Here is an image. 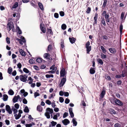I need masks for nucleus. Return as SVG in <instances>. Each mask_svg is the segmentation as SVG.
Listing matches in <instances>:
<instances>
[{
  "label": "nucleus",
  "instance_id": "a211bd4d",
  "mask_svg": "<svg viewBox=\"0 0 127 127\" xmlns=\"http://www.w3.org/2000/svg\"><path fill=\"white\" fill-rule=\"evenodd\" d=\"M43 56L44 58L49 59H50L49 57L50 54L48 53H46L44 54Z\"/></svg>",
  "mask_w": 127,
  "mask_h": 127
},
{
  "label": "nucleus",
  "instance_id": "6ab92c4d",
  "mask_svg": "<svg viewBox=\"0 0 127 127\" xmlns=\"http://www.w3.org/2000/svg\"><path fill=\"white\" fill-rule=\"evenodd\" d=\"M69 39L70 42L72 44L74 43L75 40V38L73 37L72 38L69 37Z\"/></svg>",
  "mask_w": 127,
  "mask_h": 127
},
{
  "label": "nucleus",
  "instance_id": "bf43d9fd",
  "mask_svg": "<svg viewBox=\"0 0 127 127\" xmlns=\"http://www.w3.org/2000/svg\"><path fill=\"white\" fill-rule=\"evenodd\" d=\"M121 75V77H125L126 75V73L125 72H123L122 73Z\"/></svg>",
  "mask_w": 127,
  "mask_h": 127
},
{
  "label": "nucleus",
  "instance_id": "b1692460",
  "mask_svg": "<svg viewBox=\"0 0 127 127\" xmlns=\"http://www.w3.org/2000/svg\"><path fill=\"white\" fill-rule=\"evenodd\" d=\"M12 109L13 111L14 114H16L17 113L18 110L17 109H15L13 106L12 107Z\"/></svg>",
  "mask_w": 127,
  "mask_h": 127
},
{
  "label": "nucleus",
  "instance_id": "bb28decb",
  "mask_svg": "<svg viewBox=\"0 0 127 127\" xmlns=\"http://www.w3.org/2000/svg\"><path fill=\"white\" fill-rule=\"evenodd\" d=\"M8 94L10 95H12L14 94V92L11 89L8 92Z\"/></svg>",
  "mask_w": 127,
  "mask_h": 127
},
{
  "label": "nucleus",
  "instance_id": "2eb2a0df",
  "mask_svg": "<svg viewBox=\"0 0 127 127\" xmlns=\"http://www.w3.org/2000/svg\"><path fill=\"white\" fill-rule=\"evenodd\" d=\"M19 52L22 56H25L26 54L25 52L22 49H20L19 50Z\"/></svg>",
  "mask_w": 127,
  "mask_h": 127
},
{
  "label": "nucleus",
  "instance_id": "4468645a",
  "mask_svg": "<svg viewBox=\"0 0 127 127\" xmlns=\"http://www.w3.org/2000/svg\"><path fill=\"white\" fill-rule=\"evenodd\" d=\"M73 124V126H76L77 125V122L76 121V119L74 118L72 120V122Z\"/></svg>",
  "mask_w": 127,
  "mask_h": 127
},
{
  "label": "nucleus",
  "instance_id": "423d86ee",
  "mask_svg": "<svg viewBox=\"0 0 127 127\" xmlns=\"http://www.w3.org/2000/svg\"><path fill=\"white\" fill-rule=\"evenodd\" d=\"M66 81L65 78H63L61 79L60 81L59 85L60 87H62L65 83Z\"/></svg>",
  "mask_w": 127,
  "mask_h": 127
},
{
  "label": "nucleus",
  "instance_id": "393cba45",
  "mask_svg": "<svg viewBox=\"0 0 127 127\" xmlns=\"http://www.w3.org/2000/svg\"><path fill=\"white\" fill-rule=\"evenodd\" d=\"M37 109L38 111L40 112H41L42 111V108L39 105H38L37 106Z\"/></svg>",
  "mask_w": 127,
  "mask_h": 127
},
{
  "label": "nucleus",
  "instance_id": "e433bc0d",
  "mask_svg": "<svg viewBox=\"0 0 127 127\" xmlns=\"http://www.w3.org/2000/svg\"><path fill=\"white\" fill-rule=\"evenodd\" d=\"M66 25L64 24H63L62 25V26H61V28H62V29L64 30L65 29H66Z\"/></svg>",
  "mask_w": 127,
  "mask_h": 127
},
{
  "label": "nucleus",
  "instance_id": "603ef678",
  "mask_svg": "<svg viewBox=\"0 0 127 127\" xmlns=\"http://www.w3.org/2000/svg\"><path fill=\"white\" fill-rule=\"evenodd\" d=\"M124 14L125 13L124 12H122L121 13V19H123Z\"/></svg>",
  "mask_w": 127,
  "mask_h": 127
},
{
  "label": "nucleus",
  "instance_id": "20e7f679",
  "mask_svg": "<svg viewBox=\"0 0 127 127\" xmlns=\"http://www.w3.org/2000/svg\"><path fill=\"white\" fill-rule=\"evenodd\" d=\"M18 99L20 102L21 101V98L19 95H18L16 96H15L13 99L12 100L14 103H15L17 101Z\"/></svg>",
  "mask_w": 127,
  "mask_h": 127
},
{
  "label": "nucleus",
  "instance_id": "680f3d73",
  "mask_svg": "<svg viewBox=\"0 0 127 127\" xmlns=\"http://www.w3.org/2000/svg\"><path fill=\"white\" fill-rule=\"evenodd\" d=\"M60 14L62 16H63L64 15V12L61 11L60 12Z\"/></svg>",
  "mask_w": 127,
  "mask_h": 127
},
{
  "label": "nucleus",
  "instance_id": "4c0bfd02",
  "mask_svg": "<svg viewBox=\"0 0 127 127\" xmlns=\"http://www.w3.org/2000/svg\"><path fill=\"white\" fill-rule=\"evenodd\" d=\"M101 58L102 59H104L107 57V56L105 55L103 53H101Z\"/></svg>",
  "mask_w": 127,
  "mask_h": 127
},
{
  "label": "nucleus",
  "instance_id": "1a4fd4ad",
  "mask_svg": "<svg viewBox=\"0 0 127 127\" xmlns=\"http://www.w3.org/2000/svg\"><path fill=\"white\" fill-rule=\"evenodd\" d=\"M109 51L112 53H115L116 52V49L113 48H110L109 49Z\"/></svg>",
  "mask_w": 127,
  "mask_h": 127
},
{
  "label": "nucleus",
  "instance_id": "a19ab883",
  "mask_svg": "<svg viewBox=\"0 0 127 127\" xmlns=\"http://www.w3.org/2000/svg\"><path fill=\"white\" fill-rule=\"evenodd\" d=\"M7 28L8 29H9V31H10L12 27L10 24L8 23L7 24Z\"/></svg>",
  "mask_w": 127,
  "mask_h": 127
},
{
  "label": "nucleus",
  "instance_id": "5701e85b",
  "mask_svg": "<svg viewBox=\"0 0 127 127\" xmlns=\"http://www.w3.org/2000/svg\"><path fill=\"white\" fill-rule=\"evenodd\" d=\"M123 29V25L122 24H121L120 26V33L121 34L122 33V30Z\"/></svg>",
  "mask_w": 127,
  "mask_h": 127
},
{
  "label": "nucleus",
  "instance_id": "c03bdc74",
  "mask_svg": "<svg viewBox=\"0 0 127 127\" xmlns=\"http://www.w3.org/2000/svg\"><path fill=\"white\" fill-rule=\"evenodd\" d=\"M52 49V46L50 45H49L48 47V50L47 51H50Z\"/></svg>",
  "mask_w": 127,
  "mask_h": 127
},
{
  "label": "nucleus",
  "instance_id": "de8ad7c7",
  "mask_svg": "<svg viewBox=\"0 0 127 127\" xmlns=\"http://www.w3.org/2000/svg\"><path fill=\"white\" fill-rule=\"evenodd\" d=\"M101 22L102 24L104 26H105L106 25L104 19L103 18L102 19V20L101 21Z\"/></svg>",
  "mask_w": 127,
  "mask_h": 127
},
{
  "label": "nucleus",
  "instance_id": "774afa93",
  "mask_svg": "<svg viewBox=\"0 0 127 127\" xmlns=\"http://www.w3.org/2000/svg\"><path fill=\"white\" fill-rule=\"evenodd\" d=\"M115 127H120V125L118 123L114 125Z\"/></svg>",
  "mask_w": 127,
  "mask_h": 127
},
{
  "label": "nucleus",
  "instance_id": "f03ea898",
  "mask_svg": "<svg viewBox=\"0 0 127 127\" xmlns=\"http://www.w3.org/2000/svg\"><path fill=\"white\" fill-rule=\"evenodd\" d=\"M28 78V76L27 74L21 75L19 76V79L20 80L23 82H26L27 81V79Z\"/></svg>",
  "mask_w": 127,
  "mask_h": 127
},
{
  "label": "nucleus",
  "instance_id": "0eeeda50",
  "mask_svg": "<svg viewBox=\"0 0 127 127\" xmlns=\"http://www.w3.org/2000/svg\"><path fill=\"white\" fill-rule=\"evenodd\" d=\"M61 77H64L65 74V71L64 68H62L60 72Z\"/></svg>",
  "mask_w": 127,
  "mask_h": 127
},
{
  "label": "nucleus",
  "instance_id": "f8f14e48",
  "mask_svg": "<svg viewBox=\"0 0 127 127\" xmlns=\"http://www.w3.org/2000/svg\"><path fill=\"white\" fill-rule=\"evenodd\" d=\"M69 112L71 117L73 118L74 117V114L72 112V108H69Z\"/></svg>",
  "mask_w": 127,
  "mask_h": 127
},
{
  "label": "nucleus",
  "instance_id": "ddd939ff",
  "mask_svg": "<svg viewBox=\"0 0 127 127\" xmlns=\"http://www.w3.org/2000/svg\"><path fill=\"white\" fill-rule=\"evenodd\" d=\"M21 38V40L19 42L22 45L23 44V43H25L26 42V40L25 38L24 37L22 36L20 37Z\"/></svg>",
  "mask_w": 127,
  "mask_h": 127
},
{
  "label": "nucleus",
  "instance_id": "8fccbe9b",
  "mask_svg": "<svg viewBox=\"0 0 127 127\" xmlns=\"http://www.w3.org/2000/svg\"><path fill=\"white\" fill-rule=\"evenodd\" d=\"M51 123L52 124V126H54L56 125L57 124V123L56 122H54V121H52L51 122Z\"/></svg>",
  "mask_w": 127,
  "mask_h": 127
},
{
  "label": "nucleus",
  "instance_id": "13d9d810",
  "mask_svg": "<svg viewBox=\"0 0 127 127\" xmlns=\"http://www.w3.org/2000/svg\"><path fill=\"white\" fill-rule=\"evenodd\" d=\"M68 116V113L66 112H65L64 113L63 115V117L64 118H65L66 117Z\"/></svg>",
  "mask_w": 127,
  "mask_h": 127
},
{
  "label": "nucleus",
  "instance_id": "f704fd0d",
  "mask_svg": "<svg viewBox=\"0 0 127 127\" xmlns=\"http://www.w3.org/2000/svg\"><path fill=\"white\" fill-rule=\"evenodd\" d=\"M23 71L26 73H28L29 72V71L26 68H24L23 70Z\"/></svg>",
  "mask_w": 127,
  "mask_h": 127
},
{
  "label": "nucleus",
  "instance_id": "052dcab7",
  "mask_svg": "<svg viewBox=\"0 0 127 127\" xmlns=\"http://www.w3.org/2000/svg\"><path fill=\"white\" fill-rule=\"evenodd\" d=\"M34 68L36 70H38L39 69V68L36 65H34L33 66Z\"/></svg>",
  "mask_w": 127,
  "mask_h": 127
},
{
  "label": "nucleus",
  "instance_id": "6e6d98bb",
  "mask_svg": "<svg viewBox=\"0 0 127 127\" xmlns=\"http://www.w3.org/2000/svg\"><path fill=\"white\" fill-rule=\"evenodd\" d=\"M70 102V100L67 98H66L65 100V102L66 104Z\"/></svg>",
  "mask_w": 127,
  "mask_h": 127
},
{
  "label": "nucleus",
  "instance_id": "dca6fc26",
  "mask_svg": "<svg viewBox=\"0 0 127 127\" xmlns=\"http://www.w3.org/2000/svg\"><path fill=\"white\" fill-rule=\"evenodd\" d=\"M105 93V91L104 90H103L101 93L100 94V98H102L104 96Z\"/></svg>",
  "mask_w": 127,
  "mask_h": 127
},
{
  "label": "nucleus",
  "instance_id": "9b49d317",
  "mask_svg": "<svg viewBox=\"0 0 127 127\" xmlns=\"http://www.w3.org/2000/svg\"><path fill=\"white\" fill-rule=\"evenodd\" d=\"M115 103L119 105H122L123 103L119 100L117 99L115 101Z\"/></svg>",
  "mask_w": 127,
  "mask_h": 127
},
{
  "label": "nucleus",
  "instance_id": "c9c22d12",
  "mask_svg": "<svg viewBox=\"0 0 127 127\" xmlns=\"http://www.w3.org/2000/svg\"><path fill=\"white\" fill-rule=\"evenodd\" d=\"M56 72L55 70H52L51 71H49L48 72V73L49 74H53L54 73Z\"/></svg>",
  "mask_w": 127,
  "mask_h": 127
},
{
  "label": "nucleus",
  "instance_id": "79ce46f5",
  "mask_svg": "<svg viewBox=\"0 0 127 127\" xmlns=\"http://www.w3.org/2000/svg\"><path fill=\"white\" fill-rule=\"evenodd\" d=\"M104 2L102 6L104 7L106 5V3L107 2V0H103Z\"/></svg>",
  "mask_w": 127,
  "mask_h": 127
},
{
  "label": "nucleus",
  "instance_id": "72a5a7b5",
  "mask_svg": "<svg viewBox=\"0 0 127 127\" xmlns=\"http://www.w3.org/2000/svg\"><path fill=\"white\" fill-rule=\"evenodd\" d=\"M45 76L47 78H49L50 77H53L54 76L52 74H46L45 75Z\"/></svg>",
  "mask_w": 127,
  "mask_h": 127
},
{
  "label": "nucleus",
  "instance_id": "aec40b11",
  "mask_svg": "<svg viewBox=\"0 0 127 127\" xmlns=\"http://www.w3.org/2000/svg\"><path fill=\"white\" fill-rule=\"evenodd\" d=\"M14 117H15V119L16 120H17L19 119L20 118L21 116V114H15L14 115Z\"/></svg>",
  "mask_w": 127,
  "mask_h": 127
},
{
  "label": "nucleus",
  "instance_id": "c756f323",
  "mask_svg": "<svg viewBox=\"0 0 127 127\" xmlns=\"http://www.w3.org/2000/svg\"><path fill=\"white\" fill-rule=\"evenodd\" d=\"M18 5V3L17 2H16L15 3L14 5L12 6L13 8H17Z\"/></svg>",
  "mask_w": 127,
  "mask_h": 127
},
{
  "label": "nucleus",
  "instance_id": "0e129e2a",
  "mask_svg": "<svg viewBox=\"0 0 127 127\" xmlns=\"http://www.w3.org/2000/svg\"><path fill=\"white\" fill-rule=\"evenodd\" d=\"M54 17L56 18H58L59 17V14L57 13H55L54 14Z\"/></svg>",
  "mask_w": 127,
  "mask_h": 127
},
{
  "label": "nucleus",
  "instance_id": "412c9836",
  "mask_svg": "<svg viewBox=\"0 0 127 127\" xmlns=\"http://www.w3.org/2000/svg\"><path fill=\"white\" fill-rule=\"evenodd\" d=\"M8 98V96L5 94H4L3 95V100L4 101H5L7 100Z\"/></svg>",
  "mask_w": 127,
  "mask_h": 127
},
{
  "label": "nucleus",
  "instance_id": "f3484780",
  "mask_svg": "<svg viewBox=\"0 0 127 127\" xmlns=\"http://www.w3.org/2000/svg\"><path fill=\"white\" fill-rule=\"evenodd\" d=\"M38 4L40 8L42 10H43L44 9L42 4L40 2L38 3Z\"/></svg>",
  "mask_w": 127,
  "mask_h": 127
},
{
  "label": "nucleus",
  "instance_id": "4be33fe9",
  "mask_svg": "<svg viewBox=\"0 0 127 127\" xmlns=\"http://www.w3.org/2000/svg\"><path fill=\"white\" fill-rule=\"evenodd\" d=\"M97 62L101 65H102L103 64V62L101 59H97Z\"/></svg>",
  "mask_w": 127,
  "mask_h": 127
},
{
  "label": "nucleus",
  "instance_id": "6e6552de",
  "mask_svg": "<svg viewBox=\"0 0 127 127\" xmlns=\"http://www.w3.org/2000/svg\"><path fill=\"white\" fill-rule=\"evenodd\" d=\"M62 123L65 125H67L70 123L69 121L67 119H65L62 121Z\"/></svg>",
  "mask_w": 127,
  "mask_h": 127
},
{
  "label": "nucleus",
  "instance_id": "39448f33",
  "mask_svg": "<svg viewBox=\"0 0 127 127\" xmlns=\"http://www.w3.org/2000/svg\"><path fill=\"white\" fill-rule=\"evenodd\" d=\"M6 110L8 112L9 114L12 113V111L10 108V107L8 105H6L5 106Z\"/></svg>",
  "mask_w": 127,
  "mask_h": 127
},
{
  "label": "nucleus",
  "instance_id": "5fc2aeb1",
  "mask_svg": "<svg viewBox=\"0 0 127 127\" xmlns=\"http://www.w3.org/2000/svg\"><path fill=\"white\" fill-rule=\"evenodd\" d=\"M46 103L47 104L50 105L51 104V101L49 100H46Z\"/></svg>",
  "mask_w": 127,
  "mask_h": 127
},
{
  "label": "nucleus",
  "instance_id": "a878e982",
  "mask_svg": "<svg viewBox=\"0 0 127 127\" xmlns=\"http://www.w3.org/2000/svg\"><path fill=\"white\" fill-rule=\"evenodd\" d=\"M54 70L55 69V71H56L57 69V67H55V65H52L50 68V70Z\"/></svg>",
  "mask_w": 127,
  "mask_h": 127
},
{
  "label": "nucleus",
  "instance_id": "69168bd1",
  "mask_svg": "<svg viewBox=\"0 0 127 127\" xmlns=\"http://www.w3.org/2000/svg\"><path fill=\"white\" fill-rule=\"evenodd\" d=\"M6 41L7 43L8 44H10V41L9 40V39L8 37H7L6 38Z\"/></svg>",
  "mask_w": 127,
  "mask_h": 127
},
{
  "label": "nucleus",
  "instance_id": "f257e3e1",
  "mask_svg": "<svg viewBox=\"0 0 127 127\" xmlns=\"http://www.w3.org/2000/svg\"><path fill=\"white\" fill-rule=\"evenodd\" d=\"M53 111L52 109L49 108H47L46 110V112L45 114V116L48 119L50 118V114H52L53 112Z\"/></svg>",
  "mask_w": 127,
  "mask_h": 127
},
{
  "label": "nucleus",
  "instance_id": "338daca9",
  "mask_svg": "<svg viewBox=\"0 0 127 127\" xmlns=\"http://www.w3.org/2000/svg\"><path fill=\"white\" fill-rule=\"evenodd\" d=\"M64 96H68L69 95V93L67 92H64Z\"/></svg>",
  "mask_w": 127,
  "mask_h": 127
},
{
  "label": "nucleus",
  "instance_id": "c85d7f7f",
  "mask_svg": "<svg viewBox=\"0 0 127 127\" xmlns=\"http://www.w3.org/2000/svg\"><path fill=\"white\" fill-rule=\"evenodd\" d=\"M29 63L31 64H33L35 62V60L31 59L29 61Z\"/></svg>",
  "mask_w": 127,
  "mask_h": 127
},
{
  "label": "nucleus",
  "instance_id": "cd10ccee",
  "mask_svg": "<svg viewBox=\"0 0 127 127\" xmlns=\"http://www.w3.org/2000/svg\"><path fill=\"white\" fill-rule=\"evenodd\" d=\"M90 72L91 74H93L95 73V71L94 70V68H91L90 70Z\"/></svg>",
  "mask_w": 127,
  "mask_h": 127
},
{
  "label": "nucleus",
  "instance_id": "37998d69",
  "mask_svg": "<svg viewBox=\"0 0 127 127\" xmlns=\"http://www.w3.org/2000/svg\"><path fill=\"white\" fill-rule=\"evenodd\" d=\"M12 71V69L10 67L8 68V72L9 74H11Z\"/></svg>",
  "mask_w": 127,
  "mask_h": 127
},
{
  "label": "nucleus",
  "instance_id": "7c9ffc66",
  "mask_svg": "<svg viewBox=\"0 0 127 127\" xmlns=\"http://www.w3.org/2000/svg\"><path fill=\"white\" fill-rule=\"evenodd\" d=\"M24 111L25 112L28 113L29 111V110L28 107L26 106L25 107V109L24 110Z\"/></svg>",
  "mask_w": 127,
  "mask_h": 127
},
{
  "label": "nucleus",
  "instance_id": "e2e57ef3",
  "mask_svg": "<svg viewBox=\"0 0 127 127\" xmlns=\"http://www.w3.org/2000/svg\"><path fill=\"white\" fill-rule=\"evenodd\" d=\"M26 127H32V124H26L25 125Z\"/></svg>",
  "mask_w": 127,
  "mask_h": 127
},
{
  "label": "nucleus",
  "instance_id": "9d476101",
  "mask_svg": "<svg viewBox=\"0 0 127 127\" xmlns=\"http://www.w3.org/2000/svg\"><path fill=\"white\" fill-rule=\"evenodd\" d=\"M40 28L42 32L44 33L46 32V30L45 28H44V24H41L40 25Z\"/></svg>",
  "mask_w": 127,
  "mask_h": 127
},
{
  "label": "nucleus",
  "instance_id": "09e8293b",
  "mask_svg": "<svg viewBox=\"0 0 127 127\" xmlns=\"http://www.w3.org/2000/svg\"><path fill=\"white\" fill-rule=\"evenodd\" d=\"M14 107L15 109H18L19 107V105L18 103H16L14 105Z\"/></svg>",
  "mask_w": 127,
  "mask_h": 127
},
{
  "label": "nucleus",
  "instance_id": "864d4df0",
  "mask_svg": "<svg viewBox=\"0 0 127 127\" xmlns=\"http://www.w3.org/2000/svg\"><path fill=\"white\" fill-rule=\"evenodd\" d=\"M23 103L24 104H27V101L25 98H24L23 99Z\"/></svg>",
  "mask_w": 127,
  "mask_h": 127
},
{
  "label": "nucleus",
  "instance_id": "2f4dec72",
  "mask_svg": "<svg viewBox=\"0 0 127 127\" xmlns=\"http://www.w3.org/2000/svg\"><path fill=\"white\" fill-rule=\"evenodd\" d=\"M16 30L18 31V33L19 34H21L22 33V31L20 30L19 27L18 26L16 28Z\"/></svg>",
  "mask_w": 127,
  "mask_h": 127
},
{
  "label": "nucleus",
  "instance_id": "58836bf2",
  "mask_svg": "<svg viewBox=\"0 0 127 127\" xmlns=\"http://www.w3.org/2000/svg\"><path fill=\"white\" fill-rule=\"evenodd\" d=\"M40 95V94L37 92H35L34 93V97L36 98L37 96Z\"/></svg>",
  "mask_w": 127,
  "mask_h": 127
},
{
  "label": "nucleus",
  "instance_id": "ea45409f",
  "mask_svg": "<svg viewBox=\"0 0 127 127\" xmlns=\"http://www.w3.org/2000/svg\"><path fill=\"white\" fill-rule=\"evenodd\" d=\"M42 59L41 58H38L36 60V61L37 62L39 63H40L42 61Z\"/></svg>",
  "mask_w": 127,
  "mask_h": 127
},
{
  "label": "nucleus",
  "instance_id": "49530a36",
  "mask_svg": "<svg viewBox=\"0 0 127 127\" xmlns=\"http://www.w3.org/2000/svg\"><path fill=\"white\" fill-rule=\"evenodd\" d=\"M110 112L111 114H115L116 113V111L113 109H111L110 110Z\"/></svg>",
  "mask_w": 127,
  "mask_h": 127
},
{
  "label": "nucleus",
  "instance_id": "4d7b16f0",
  "mask_svg": "<svg viewBox=\"0 0 127 127\" xmlns=\"http://www.w3.org/2000/svg\"><path fill=\"white\" fill-rule=\"evenodd\" d=\"M91 10V8L90 7H88L86 11V12L87 13H90Z\"/></svg>",
  "mask_w": 127,
  "mask_h": 127
},
{
  "label": "nucleus",
  "instance_id": "473e14b6",
  "mask_svg": "<svg viewBox=\"0 0 127 127\" xmlns=\"http://www.w3.org/2000/svg\"><path fill=\"white\" fill-rule=\"evenodd\" d=\"M100 48L101 50H102L103 53L104 54H105L106 51L103 47L102 46H100Z\"/></svg>",
  "mask_w": 127,
  "mask_h": 127
},
{
  "label": "nucleus",
  "instance_id": "7ed1b4c3",
  "mask_svg": "<svg viewBox=\"0 0 127 127\" xmlns=\"http://www.w3.org/2000/svg\"><path fill=\"white\" fill-rule=\"evenodd\" d=\"M90 43L89 41H88L86 45V51L87 53L89 54V52L91 50V47L90 46Z\"/></svg>",
  "mask_w": 127,
  "mask_h": 127
},
{
  "label": "nucleus",
  "instance_id": "a18cd8bd",
  "mask_svg": "<svg viewBox=\"0 0 127 127\" xmlns=\"http://www.w3.org/2000/svg\"><path fill=\"white\" fill-rule=\"evenodd\" d=\"M64 100V99L62 97H59V101L61 103L63 102Z\"/></svg>",
  "mask_w": 127,
  "mask_h": 127
},
{
  "label": "nucleus",
  "instance_id": "3c124183",
  "mask_svg": "<svg viewBox=\"0 0 127 127\" xmlns=\"http://www.w3.org/2000/svg\"><path fill=\"white\" fill-rule=\"evenodd\" d=\"M105 79L108 80H110L111 79V78L109 76L105 75Z\"/></svg>",
  "mask_w": 127,
  "mask_h": 127
}]
</instances>
